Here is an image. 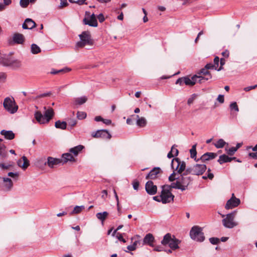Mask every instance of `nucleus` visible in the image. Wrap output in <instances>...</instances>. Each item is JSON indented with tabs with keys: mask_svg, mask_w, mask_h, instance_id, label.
Segmentation results:
<instances>
[{
	"mask_svg": "<svg viewBox=\"0 0 257 257\" xmlns=\"http://www.w3.org/2000/svg\"><path fill=\"white\" fill-rule=\"evenodd\" d=\"M171 167L177 172L174 171L169 176V180L170 182H173L175 180L176 181L172 183L167 187L180 189L182 191L186 190L192 181V179L189 176L190 174L186 172L185 162L180 161L178 158H174L172 160Z\"/></svg>",
	"mask_w": 257,
	"mask_h": 257,
	"instance_id": "f257e3e1",
	"label": "nucleus"
},
{
	"mask_svg": "<svg viewBox=\"0 0 257 257\" xmlns=\"http://www.w3.org/2000/svg\"><path fill=\"white\" fill-rule=\"evenodd\" d=\"M11 55V53L6 54L0 52V63L15 70L19 69L22 66L21 61L13 58Z\"/></svg>",
	"mask_w": 257,
	"mask_h": 257,
	"instance_id": "f03ea898",
	"label": "nucleus"
},
{
	"mask_svg": "<svg viewBox=\"0 0 257 257\" xmlns=\"http://www.w3.org/2000/svg\"><path fill=\"white\" fill-rule=\"evenodd\" d=\"M44 109L45 110L44 115L39 111L35 112L34 114L36 120L40 124L48 123L54 115L53 108L50 107L46 109V107L45 106Z\"/></svg>",
	"mask_w": 257,
	"mask_h": 257,
	"instance_id": "7ed1b4c3",
	"label": "nucleus"
},
{
	"mask_svg": "<svg viewBox=\"0 0 257 257\" xmlns=\"http://www.w3.org/2000/svg\"><path fill=\"white\" fill-rule=\"evenodd\" d=\"M180 243V241L175 238L174 236L172 237L171 234L167 233L164 235L161 243L163 245H168L171 249L175 250L179 248L178 244Z\"/></svg>",
	"mask_w": 257,
	"mask_h": 257,
	"instance_id": "20e7f679",
	"label": "nucleus"
},
{
	"mask_svg": "<svg viewBox=\"0 0 257 257\" xmlns=\"http://www.w3.org/2000/svg\"><path fill=\"white\" fill-rule=\"evenodd\" d=\"M80 40L76 44L77 48H83L85 46L92 45L93 40L91 39L90 33L89 31H84L79 35Z\"/></svg>",
	"mask_w": 257,
	"mask_h": 257,
	"instance_id": "39448f33",
	"label": "nucleus"
},
{
	"mask_svg": "<svg viewBox=\"0 0 257 257\" xmlns=\"http://www.w3.org/2000/svg\"><path fill=\"white\" fill-rule=\"evenodd\" d=\"M190 235L192 239L197 241L202 242L205 239L202 228L198 226L192 227L190 232Z\"/></svg>",
	"mask_w": 257,
	"mask_h": 257,
	"instance_id": "423d86ee",
	"label": "nucleus"
},
{
	"mask_svg": "<svg viewBox=\"0 0 257 257\" xmlns=\"http://www.w3.org/2000/svg\"><path fill=\"white\" fill-rule=\"evenodd\" d=\"M169 185H164L162 186V190L160 198L163 203H169L173 200L174 196L172 194L170 189L172 188H168Z\"/></svg>",
	"mask_w": 257,
	"mask_h": 257,
	"instance_id": "0eeeda50",
	"label": "nucleus"
},
{
	"mask_svg": "<svg viewBox=\"0 0 257 257\" xmlns=\"http://www.w3.org/2000/svg\"><path fill=\"white\" fill-rule=\"evenodd\" d=\"M236 212L233 211L227 214L226 217L222 220L223 226L227 228H232L238 225V223L234 221Z\"/></svg>",
	"mask_w": 257,
	"mask_h": 257,
	"instance_id": "6e6552de",
	"label": "nucleus"
},
{
	"mask_svg": "<svg viewBox=\"0 0 257 257\" xmlns=\"http://www.w3.org/2000/svg\"><path fill=\"white\" fill-rule=\"evenodd\" d=\"M3 105L8 112L12 114L16 112L18 109V106L16 104L14 99L10 97H7L4 99Z\"/></svg>",
	"mask_w": 257,
	"mask_h": 257,
	"instance_id": "1a4fd4ad",
	"label": "nucleus"
},
{
	"mask_svg": "<svg viewBox=\"0 0 257 257\" xmlns=\"http://www.w3.org/2000/svg\"><path fill=\"white\" fill-rule=\"evenodd\" d=\"M206 170V166L204 164H196L192 167L186 169V172L194 175H202Z\"/></svg>",
	"mask_w": 257,
	"mask_h": 257,
	"instance_id": "9d476101",
	"label": "nucleus"
},
{
	"mask_svg": "<svg viewBox=\"0 0 257 257\" xmlns=\"http://www.w3.org/2000/svg\"><path fill=\"white\" fill-rule=\"evenodd\" d=\"M91 136L93 138H101L107 140L111 138V135L106 130H98L96 132L92 133Z\"/></svg>",
	"mask_w": 257,
	"mask_h": 257,
	"instance_id": "9b49d317",
	"label": "nucleus"
},
{
	"mask_svg": "<svg viewBox=\"0 0 257 257\" xmlns=\"http://www.w3.org/2000/svg\"><path fill=\"white\" fill-rule=\"evenodd\" d=\"M198 74H202V75L206 76V77H204L201 75H198V77H199V78L198 79V82L200 83H203L205 81L211 79L212 77L210 72L205 68L202 69L198 73Z\"/></svg>",
	"mask_w": 257,
	"mask_h": 257,
	"instance_id": "f8f14e48",
	"label": "nucleus"
},
{
	"mask_svg": "<svg viewBox=\"0 0 257 257\" xmlns=\"http://www.w3.org/2000/svg\"><path fill=\"white\" fill-rule=\"evenodd\" d=\"M83 23L84 25H87L91 27H96L98 26L96 17L94 14H92L89 19L85 17L83 20Z\"/></svg>",
	"mask_w": 257,
	"mask_h": 257,
	"instance_id": "ddd939ff",
	"label": "nucleus"
},
{
	"mask_svg": "<svg viewBox=\"0 0 257 257\" xmlns=\"http://www.w3.org/2000/svg\"><path fill=\"white\" fill-rule=\"evenodd\" d=\"M240 202V200L234 197V194H232V197L227 201L225 207L226 209H232L237 206Z\"/></svg>",
	"mask_w": 257,
	"mask_h": 257,
	"instance_id": "4468645a",
	"label": "nucleus"
},
{
	"mask_svg": "<svg viewBox=\"0 0 257 257\" xmlns=\"http://www.w3.org/2000/svg\"><path fill=\"white\" fill-rule=\"evenodd\" d=\"M147 192L150 195H154L157 193V187L152 181H148L145 186Z\"/></svg>",
	"mask_w": 257,
	"mask_h": 257,
	"instance_id": "2eb2a0df",
	"label": "nucleus"
},
{
	"mask_svg": "<svg viewBox=\"0 0 257 257\" xmlns=\"http://www.w3.org/2000/svg\"><path fill=\"white\" fill-rule=\"evenodd\" d=\"M62 162V161L61 159L53 158L52 157H48L47 158V161L45 162L44 165H46L47 164L49 167L53 168L55 166L61 163Z\"/></svg>",
	"mask_w": 257,
	"mask_h": 257,
	"instance_id": "dca6fc26",
	"label": "nucleus"
},
{
	"mask_svg": "<svg viewBox=\"0 0 257 257\" xmlns=\"http://www.w3.org/2000/svg\"><path fill=\"white\" fill-rule=\"evenodd\" d=\"M198 75H195L190 78L189 77H184V84L186 85L193 86L196 82H198Z\"/></svg>",
	"mask_w": 257,
	"mask_h": 257,
	"instance_id": "f3484780",
	"label": "nucleus"
},
{
	"mask_svg": "<svg viewBox=\"0 0 257 257\" xmlns=\"http://www.w3.org/2000/svg\"><path fill=\"white\" fill-rule=\"evenodd\" d=\"M36 23L31 19H26L23 24L22 28L24 29H32L35 27Z\"/></svg>",
	"mask_w": 257,
	"mask_h": 257,
	"instance_id": "a211bd4d",
	"label": "nucleus"
},
{
	"mask_svg": "<svg viewBox=\"0 0 257 257\" xmlns=\"http://www.w3.org/2000/svg\"><path fill=\"white\" fill-rule=\"evenodd\" d=\"M22 160H19L17 162L18 165L21 167L23 169H26L30 165L29 161L28 160L27 157L25 156H23Z\"/></svg>",
	"mask_w": 257,
	"mask_h": 257,
	"instance_id": "6ab92c4d",
	"label": "nucleus"
},
{
	"mask_svg": "<svg viewBox=\"0 0 257 257\" xmlns=\"http://www.w3.org/2000/svg\"><path fill=\"white\" fill-rule=\"evenodd\" d=\"M160 168L159 167L154 168L146 176V179H155L157 178V175L160 173Z\"/></svg>",
	"mask_w": 257,
	"mask_h": 257,
	"instance_id": "aec40b11",
	"label": "nucleus"
},
{
	"mask_svg": "<svg viewBox=\"0 0 257 257\" xmlns=\"http://www.w3.org/2000/svg\"><path fill=\"white\" fill-rule=\"evenodd\" d=\"M131 116H135L137 118L136 124L138 126L143 127L146 125L147 121L144 117H140L139 115H132Z\"/></svg>",
	"mask_w": 257,
	"mask_h": 257,
	"instance_id": "412c9836",
	"label": "nucleus"
},
{
	"mask_svg": "<svg viewBox=\"0 0 257 257\" xmlns=\"http://www.w3.org/2000/svg\"><path fill=\"white\" fill-rule=\"evenodd\" d=\"M217 156V154L214 153H206L203 154L199 160H201L202 162L208 161L214 159Z\"/></svg>",
	"mask_w": 257,
	"mask_h": 257,
	"instance_id": "4be33fe9",
	"label": "nucleus"
},
{
	"mask_svg": "<svg viewBox=\"0 0 257 257\" xmlns=\"http://www.w3.org/2000/svg\"><path fill=\"white\" fill-rule=\"evenodd\" d=\"M13 40L15 43L22 44L25 41V37L22 34L15 33L13 36Z\"/></svg>",
	"mask_w": 257,
	"mask_h": 257,
	"instance_id": "5701e85b",
	"label": "nucleus"
},
{
	"mask_svg": "<svg viewBox=\"0 0 257 257\" xmlns=\"http://www.w3.org/2000/svg\"><path fill=\"white\" fill-rule=\"evenodd\" d=\"M154 241V237L151 233L147 234L143 239V244H148L153 246V242Z\"/></svg>",
	"mask_w": 257,
	"mask_h": 257,
	"instance_id": "b1692460",
	"label": "nucleus"
},
{
	"mask_svg": "<svg viewBox=\"0 0 257 257\" xmlns=\"http://www.w3.org/2000/svg\"><path fill=\"white\" fill-rule=\"evenodd\" d=\"M1 134L4 136L5 139L7 140H13L15 138V135L12 131H6L3 130L1 131Z\"/></svg>",
	"mask_w": 257,
	"mask_h": 257,
	"instance_id": "393cba45",
	"label": "nucleus"
},
{
	"mask_svg": "<svg viewBox=\"0 0 257 257\" xmlns=\"http://www.w3.org/2000/svg\"><path fill=\"white\" fill-rule=\"evenodd\" d=\"M62 159L61 160L63 162V164L66 163L68 161L74 162L75 161V159L73 156L69 153H65L62 155Z\"/></svg>",
	"mask_w": 257,
	"mask_h": 257,
	"instance_id": "a878e982",
	"label": "nucleus"
},
{
	"mask_svg": "<svg viewBox=\"0 0 257 257\" xmlns=\"http://www.w3.org/2000/svg\"><path fill=\"white\" fill-rule=\"evenodd\" d=\"M231 161V158L229 157L226 155H222L219 156L218 162L219 163V164H222L224 163L230 162Z\"/></svg>",
	"mask_w": 257,
	"mask_h": 257,
	"instance_id": "bb28decb",
	"label": "nucleus"
},
{
	"mask_svg": "<svg viewBox=\"0 0 257 257\" xmlns=\"http://www.w3.org/2000/svg\"><path fill=\"white\" fill-rule=\"evenodd\" d=\"M87 100V97L86 96H82L77 97L74 99V103L75 105H82L85 103Z\"/></svg>",
	"mask_w": 257,
	"mask_h": 257,
	"instance_id": "cd10ccee",
	"label": "nucleus"
},
{
	"mask_svg": "<svg viewBox=\"0 0 257 257\" xmlns=\"http://www.w3.org/2000/svg\"><path fill=\"white\" fill-rule=\"evenodd\" d=\"M83 148L84 147L83 146L78 145L74 148H71L69 152L73 153L75 156H77L78 153L80 152Z\"/></svg>",
	"mask_w": 257,
	"mask_h": 257,
	"instance_id": "c85d7f7f",
	"label": "nucleus"
},
{
	"mask_svg": "<svg viewBox=\"0 0 257 257\" xmlns=\"http://www.w3.org/2000/svg\"><path fill=\"white\" fill-rule=\"evenodd\" d=\"M108 215V213L106 211L103 212H99L96 214V216L98 219L103 222Z\"/></svg>",
	"mask_w": 257,
	"mask_h": 257,
	"instance_id": "c756f323",
	"label": "nucleus"
},
{
	"mask_svg": "<svg viewBox=\"0 0 257 257\" xmlns=\"http://www.w3.org/2000/svg\"><path fill=\"white\" fill-rule=\"evenodd\" d=\"M55 126L57 128L65 130L66 128L67 123L65 121L58 120L55 122Z\"/></svg>",
	"mask_w": 257,
	"mask_h": 257,
	"instance_id": "7c9ffc66",
	"label": "nucleus"
},
{
	"mask_svg": "<svg viewBox=\"0 0 257 257\" xmlns=\"http://www.w3.org/2000/svg\"><path fill=\"white\" fill-rule=\"evenodd\" d=\"M196 148V145H194L192 147V148L190 150V157L192 159H194L196 161H198L199 159L196 160L197 152Z\"/></svg>",
	"mask_w": 257,
	"mask_h": 257,
	"instance_id": "2f4dec72",
	"label": "nucleus"
},
{
	"mask_svg": "<svg viewBox=\"0 0 257 257\" xmlns=\"http://www.w3.org/2000/svg\"><path fill=\"white\" fill-rule=\"evenodd\" d=\"M31 52L34 54H38L41 52L40 47L35 44H33L31 45Z\"/></svg>",
	"mask_w": 257,
	"mask_h": 257,
	"instance_id": "473e14b6",
	"label": "nucleus"
},
{
	"mask_svg": "<svg viewBox=\"0 0 257 257\" xmlns=\"http://www.w3.org/2000/svg\"><path fill=\"white\" fill-rule=\"evenodd\" d=\"M3 181L6 183V186L9 189H10L13 185V183L12 180L9 178H3Z\"/></svg>",
	"mask_w": 257,
	"mask_h": 257,
	"instance_id": "72a5a7b5",
	"label": "nucleus"
},
{
	"mask_svg": "<svg viewBox=\"0 0 257 257\" xmlns=\"http://www.w3.org/2000/svg\"><path fill=\"white\" fill-rule=\"evenodd\" d=\"M225 142L222 139L217 141V142L214 144L216 148H222L225 145Z\"/></svg>",
	"mask_w": 257,
	"mask_h": 257,
	"instance_id": "f704fd0d",
	"label": "nucleus"
},
{
	"mask_svg": "<svg viewBox=\"0 0 257 257\" xmlns=\"http://www.w3.org/2000/svg\"><path fill=\"white\" fill-rule=\"evenodd\" d=\"M84 206H76L73 210L72 211L71 214H78L80 213L83 209H84Z\"/></svg>",
	"mask_w": 257,
	"mask_h": 257,
	"instance_id": "c9c22d12",
	"label": "nucleus"
},
{
	"mask_svg": "<svg viewBox=\"0 0 257 257\" xmlns=\"http://www.w3.org/2000/svg\"><path fill=\"white\" fill-rule=\"evenodd\" d=\"M219 58L218 57H215L214 59V69L216 70L217 71H220L222 69V67H220L219 68H218L219 66Z\"/></svg>",
	"mask_w": 257,
	"mask_h": 257,
	"instance_id": "e433bc0d",
	"label": "nucleus"
},
{
	"mask_svg": "<svg viewBox=\"0 0 257 257\" xmlns=\"http://www.w3.org/2000/svg\"><path fill=\"white\" fill-rule=\"evenodd\" d=\"M77 117L79 119H83L86 117V113L83 111H78Z\"/></svg>",
	"mask_w": 257,
	"mask_h": 257,
	"instance_id": "4c0bfd02",
	"label": "nucleus"
},
{
	"mask_svg": "<svg viewBox=\"0 0 257 257\" xmlns=\"http://www.w3.org/2000/svg\"><path fill=\"white\" fill-rule=\"evenodd\" d=\"M70 70H71L70 69H69L68 68H66L65 69H60L58 71H52L51 73L53 74H56L60 72H64V73L68 72L70 71Z\"/></svg>",
	"mask_w": 257,
	"mask_h": 257,
	"instance_id": "58836bf2",
	"label": "nucleus"
},
{
	"mask_svg": "<svg viewBox=\"0 0 257 257\" xmlns=\"http://www.w3.org/2000/svg\"><path fill=\"white\" fill-rule=\"evenodd\" d=\"M196 98V94H193L190 97H189L187 101V104L188 105H191L192 103H193V101Z\"/></svg>",
	"mask_w": 257,
	"mask_h": 257,
	"instance_id": "ea45409f",
	"label": "nucleus"
},
{
	"mask_svg": "<svg viewBox=\"0 0 257 257\" xmlns=\"http://www.w3.org/2000/svg\"><path fill=\"white\" fill-rule=\"evenodd\" d=\"M209 241L212 244H217L219 242V239L217 237H211Z\"/></svg>",
	"mask_w": 257,
	"mask_h": 257,
	"instance_id": "a19ab883",
	"label": "nucleus"
},
{
	"mask_svg": "<svg viewBox=\"0 0 257 257\" xmlns=\"http://www.w3.org/2000/svg\"><path fill=\"white\" fill-rule=\"evenodd\" d=\"M230 108L231 110H234L236 111H238L239 109L236 102H232L230 104Z\"/></svg>",
	"mask_w": 257,
	"mask_h": 257,
	"instance_id": "79ce46f5",
	"label": "nucleus"
},
{
	"mask_svg": "<svg viewBox=\"0 0 257 257\" xmlns=\"http://www.w3.org/2000/svg\"><path fill=\"white\" fill-rule=\"evenodd\" d=\"M20 4L22 8H26L29 4V0H21Z\"/></svg>",
	"mask_w": 257,
	"mask_h": 257,
	"instance_id": "37998d69",
	"label": "nucleus"
},
{
	"mask_svg": "<svg viewBox=\"0 0 257 257\" xmlns=\"http://www.w3.org/2000/svg\"><path fill=\"white\" fill-rule=\"evenodd\" d=\"M19 174L18 172H9L8 173V176L11 177L14 179H17L19 177Z\"/></svg>",
	"mask_w": 257,
	"mask_h": 257,
	"instance_id": "c03bdc74",
	"label": "nucleus"
},
{
	"mask_svg": "<svg viewBox=\"0 0 257 257\" xmlns=\"http://www.w3.org/2000/svg\"><path fill=\"white\" fill-rule=\"evenodd\" d=\"M236 151V149L235 147H231L227 151V154L231 156L233 155Z\"/></svg>",
	"mask_w": 257,
	"mask_h": 257,
	"instance_id": "a18cd8bd",
	"label": "nucleus"
},
{
	"mask_svg": "<svg viewBox=\"0 0 257 257\" xmlns=\"http://www.w3.org/2000/svg\"><path fill=\"white\" fill-rule=\"evenodd\" d=\"M86 0H77L76 1H74L73 0H69V1L71 3H76L79 5H82L85 4V2Z\"/></svg>",
	"mask_w": 257,
	"mask_h": 257,
	"instance_id": "49530a36",
	"label": "nucleus"
},
{
	"mask_svg": "<svg viewBox=\"0 0 257 257\" xmlns=\"http://www.w3.org/2000/svg\"><path fill=\"white\" fill-rule=\"evenodd\" d=\"M184 77L179 78L176 80V84L182 85L183 84H184Z\"/></svg>",
	"mask_w": 257,
	"mask_h": 257,
	"instance_id": "de8ad7c7",
	"label": "nucleus"
},
{
	"mask_svg": "<svg viewBox=\"0 0 257 257\" xmlns=\"http://www.w3.org/2000/svg\"><path fill=\"white\" fill-rule=\"evenodd\" d=\"M116 237L117 238V239L121 241H122L123 242H125L126 240L125 239H124L122 237V235L120 233H117L116 234Z\"/></svg>",
	"mask_w": 257,
	"mask_h": 257,
	"instance_id": "09e8293b",
	"label": "nucleus"
},
{
	"mask_svg": "<svg viewBox=\"0 0 257 257\" xmlns=\"http://www.w3.org/2000/svg\"><path fill=\"white\" fill-rule=\"evenodd\" d=\"M139 182L137 181H134L133 183V188L135 190H138L139 187Z\"/></svg>",
	"mask_w": 257,
	"mask_h": 257,
	"instance_id": "8fccbe9b",
	"label": "nucleus"
},
{
	"mask_svg": "<svg viewBox=\"0 0 257 257\" xmlns=\"http://www.w3.org/2000/svg\"><path fill=\"white\" fill-rule=\"evenodd\" d=\"M0 157L5 158L7 157V153L5 150H0Z\"/></svg>",
	"mask_w": 257,
	"mask_h": 257,
	"instance_id": "3c124183",
	"label": "nucleus"
},
{
	"mask_svg": "<svg viewBox=\"0 0 257 257\" xmlns=\"http://www.w3.org/2000/svg\"><path fill=\"white\" fill-rule=\"evenodd\" d=\"M256 87H257V85L248 86V87H246L244 88L243 90L245 91H249L251 90V89L255 88Z\"/></svg>",
	"mask_w": 257,
	"mask_h": 257,
	"instance_id": "603ef678",
	"label": "nucleus"
},
{
	"mask_svg": "<svg viewBox=\"0 0 257 257\" xmlns=\"http://www.w3.org/2000/svg\"><path fill=\"white\" fill-rule=\"evenodd\" d=\"M97 19H98V21H99L100 23H102L105 20L104 16L102 14H100L97 16Z\"/></svg>",
	"mask_w": 257,
	"mask_h": 257,
	"instance_id": "864d4df0",
	"label": "nucleus"
},
{
	"mask_svg": "<svg viewBox=\"0 0 257 257\" xmlns=\"http://www.w3.org/2000/svg\"><path fill=\"white\" fill-rule=\"evenodd\" d=\"M217 100L220 103H222L224 102V96L221 94H219L218 96Z\"/></svg>",
	"mask_w": 257,
	"mask_h": 257,
	"instance_id": "5fc2aeb1",
	"label": "nucleus"
},
{
	"mask_svg": "<svg viewBox=\"0 0 257 257\" xmlns=\"http://www.w3.org/2000/svg\"><path fill=\"white\" fill-rule=\"evenodd\" d=\"M6 78V75L4 73H0V82H4Z\"/></svg>",
	"mask_w": 257,
	"mask_h": 257,
	"instance_id": "6e6d98bb",
	"label": "nucleus"
},
{
	"mask_svg": "<svg viewBox=\"0 0 257 257\" xmlns=\"http://www.w3.org/2000/svg\"><path fill=\"white\" fill-rule=\"evenodd\" d=\"M69 124L72 126H74L77 123V121L74 119H71L68 121Z\"/></svg>",
	"mask_w": 257,
	"mask_h": 257,
	"instance_id": "4d7b16f0",
	"label": "nucleus"
},
{
	"mask_svg": "<svg viewBox=\"0 0 257 257\" xmlns=\"http://www.w3.org/2000/svg\"><path fill=\"white\" fill-rule=\"evenodd\" d=\"M68 5V3L67 2V0H61L60 2V7H64Z\"/></svg>",
	"mask_w": 257,
	"mask_h": 257,
	"instance_id": "13d9d810",
	"label": "nucleus"
},
{
	"mask_svg": "<svg viewBox=\"0 0 257 257\" xmlns=\"http://www.w3.org/2000/svg\"><path fill=\"white\" fill-rule=\"evenodd\" d=\"M210 169H208V171H207V172H208V175H207V178H209V179L210 180H212L213 177H214V175L212 173H210Z\"/></svg>",
	"mask_w": 257,
	"mask_h": 257,
	"instance_id": "bf43d9fd",
	"label": "nucleus"
},
{
	"mask_svg": "<svg viewBox=\"0 0 257 257\" xmlns=\"http://www.w3.org/2000/svg\"><path fill=\"white\" fill-rule=\"evenodd\" d=\"M205 68H206L207 70L210 69H214V65H213L211 63L207 64L205 65Z\"/></svg>",
	"mask_w": 257,
	"mask_h": 257,
	"instance_id": "052dcab7",
	"label": "nucleus"
},
{
	"mask_svg": "<svg viewBox=\"0 0 257 257\" xmlns=\"http://www.w3.org/2000/svg\"><path fill=\"white\" fill-rule=\"evenodd\" d=\"M173 146L172 147L171 151H170L167 155L168 158H172L174 157V155L173 154Z\"/></svg>",
	"mask_w": 257,
	"mask_h": 257,
	"instance_id": "680f3d73",
	"label": "nucleus"
},
{
	"mask_svg": "<svg viewBox=\"0 0 257 257\" xmlns=\"http://www.w3.org/2000/svg\"><path fill=\"white\" fill-rule=\"evenodd\" d=\"M249 156L253 159H257V152L254 153H250Z\"/></svg>",
	"mask_w": 257,
	"mask_h": 257,
	"instance_id": "e2e57ef3",
	"label": "nucleus"
},
{
	"mask_svg": "<svg viewBox=\"0 0 257 257\" xmlns=\"http://www.w3.org/2000/svg\"><path fill=\"white\" fill-rule=\"evenodd\" d=\"M11 165H6L4 164H0V167L3 169H8Z\"/></svg>",
	"mask_w": 257,
	"mask_h": 257,
	"instance_id": "0e129e2a",
	"label": "nucleus"
},
{
	"mask_svg": "<svg viewBox=\"0 0 257 257\" xmlns=\"http://www.w3.org/2000/svg\"><path fill=\"white\" fill-rule=\"evenodd\" d=\"M229 55V52L228 50H225V51H223L222 52V55L225 57H228Z\"/></svg>",
	"mask_w": 257,
	"mask_h": 257,
	"instance_id": "69168bd1",
	"label": "nucleus"
},
{
	"mask_svg": "<svg viewBox=\"0 0 257 257\" xmlns=\"http://www.w3.org/2000/svg\"><path fill=\"white\" fill-rule=\"evenodd\" d=\"M102 122L107 125H109L111 123V120L108 119H103V118Z\"/></svg>",
	"mask_w": 257,
	"mask_h": 257,
	"instance_id": "338daca9",
	"label": "nucleus"
},
{
	"mask_svg": "<svg viewBox=\"0 0 257 257\" xmlns=\"http://www.w3.org/2000/svg\"><path fill=\"white\" fill-rule=\"evenodd\" d=\"M154 250L157 251H162L163 250V248L161 246H157L154 248Z\"/></svg>",
	"mask_w": 257,
	"mask_h": 257,
	"instance_id": "774afa93",
	"label": "nucleus"
}]
</instances>
